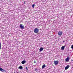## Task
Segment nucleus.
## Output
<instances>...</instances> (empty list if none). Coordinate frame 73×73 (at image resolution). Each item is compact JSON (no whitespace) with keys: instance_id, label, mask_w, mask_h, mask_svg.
I'll return each mask as SVG.
<instances>
[{"instance_id":"obj_12","label":"nucleus","mask_w":73,"mask_h":73,"mask_svg":"<svg viewBox=\"0 0 73 73\" xmlns=\"http://www.w3.org/2000/svg\"><path fill=\"white\" fill-rule=\"evenodd\" d=\"M19 69H23V67L21 66H20L19 68Z\"/></svg>"},{"instance_id":"obj_5","label":"nucleus","mask_w":73,"mask_h":73,"mask_svg":"<svg viewBox=\"0 0 73 73\" xmlns=\"http://www.w3.org/2000/svg\"><path fill=\"white\" fill-rule=\"evenodd\" d=\"M19 27L21 29H24V26H23V25L22 24H20Z\"/></svg>"},{"instance_id":"obj_3","label":"nucleus","mask_w":73,"mask_h":73,"mask_svg":"<svg viewBox=\"0 0 73 73\" xmlns=\"http://www.w3.org/2000/svg\"><path fill=\"white\" fill-rule=\"evenodd\" d=\"M0 71H1V72H7V71H6V70H5L3 69L2 68H0Z\"/></svg>"},{"instance_id":"obj_13","label":"nucleus","mask_w":73,"mask_h":73,"mask_svg":"<svg viewBox=\"0 0 73 73\" xmlns=\"http://www.w3.org/2000/svg\"><path fill=\"white\" fill-rule=\"evenodd\" d=\"M38 69L37 68H35V71H36V72L38 71Z\"/></svg>"},{"instance_id":"obj_2","label":"nucleus","mask_w":73,"mask_h":73,"mask_svg":"<svg viewBox=\"0 0 73 73\" xmlns=\"http://www.w3.org/2000/svg\"><path fill=\"white\" fill-rule=\"evenodd\" d=\"M70 60V58L69 57V56H68L65 59L66 62H68L69 61V60Z\"/></svg>"},{"instance_id":"obj_20","label":"nucleus","mask_w":73,"mask_h":73,"mask_svg":"<svg viewBox=\"0 0 73 73\" xmlns=\"http://www.w3.org/2000/svg\"><path fill=\"white\" fill-rule=\"evenodd\" d=\"M65 41L64 40L63 41V42H64Z\"/></svg>"},{"instance_id":"obj_17","label":"nucleus","mask_w":73,"mask_h":73,"mask_svg":"<svg viewBox=\"0 0 73 73\" xmlns=\"http://www.w3.org/2000/svg\"><path fill=\"white\" fill-rule=\"evenodd\" d=\"M1 42H0V49H1Z\"/></svg>"},{"instance_id":"obj_10","label":"nucleus","mask_w":73,"mask_h":73,"mask_svg":"<svg viewBox=\"0 0 73 73\" xmlns=\"http://www.w3.org/2000/svg\"><path fill=\"white\" fill-rule=\"evenodd\" d=\"M65 48V46H62L61 48V50H64Z\"/></svg>"},{"instance_id":"obj_4","label":"nucleus","mask_w":73,"mask_h":73,"mask_svg":"<svg viewBox=\"0 0 73 73\" xmlns=\"http://www.w3.org/2000/svg\"><path fill=\"white\" fill-rule=\"evenodd\" d=\"M58 34L59 36H61V35H62V32L59 31L58 32Z\"/></svg>"},{"instance_id":"obj_7","label":"nucleus","mask_w":73,"mask_h":73,"mask_svg":"<svg viewBox=\"0 0 73 73\" xmlns=\"http://www.w3.org/2000/svg\"><path fill=\"white\" fill-rule=\"evenodd\" d=\"M70 67V66L69 65H68L65 68V70H67Z\"/></svg>"},{"instance_id":"obj_18","label":"nucleus","mask_w":73,"mask_h":73,"mask_svg":"<svg viewBox=\"0 0 73 73\" xmlns=\"http://www.w3.org/2000/svg\"><path fill=\"white\" fill-rule=\"evenodd\" d=\"M34 63L35 64H36V61L35 60L34 61Z\"/></svg>"},{"instance_id":"obj_6","label":"nucleus","mask_w":73,"mask_h":73,"mask_svg":"<svg viewBox=\"0 0 73 73\" xmlns=\"http://www.w3.org/2000/svg\"><path fill=\"white\" fill-rule=\"evenodd\" d=\"M58 62H59L58 61H54V64L55 65H57Z\"/></svg>"},{"instance_id":"obj_9","label":"nucleus","mask_w":73,"mask_h":73,"mask_svg":"<svg viewBox=\"0 0 73 73\" xmlns=\"http://www.w3.org/2000/svg\"><path fill=\"white\" fill-rule=\"evenodd\" d=\"M43 49H44V48L41 47L39 49V52H41V51H42V50H43Z\"/></svg>"},{"instance_id":"obj_19","label":"nucleus","mask_w":73,"mask_h":73,"mask_svg":"<svg viewBox=\"0 0 73 73\" xmlns=\"http://www.w3.org/2000/svg\"><path fill=\"white\" fill-rule=\"evenodd\" d=\"M25 2V1H24V4H25V2Z\"/></svg>"},{"instance_id":"obj_8","label":"nucleus","mask_w":73,"mask_h":73,"mask_svg":"<svg viewBox=\"0 0 73 73\" xmlns=\"http://www.w3.org/2000/svg\"><path fill=\"white\" fill-rule=\"evenodd\" d=\"M21 63L22 64H24L25 63H26V61L25 60H23L21 62Z\"/></svg>"},{"instance_id":"obj_11","label":"nucleus","mask_w":73,"mask_h":73,"mask_svg":"<svg viewBox=\"0 0 73 73\" xmlns=\"http://www.w3.org/2000/svg\"><path fill=\"white\" fill-rule=\"evenodd\" d=\"M46 67V66L45 64H44L42 66V69H44V68H45Z\"/></svg>"},{"instance_id":"obj_16","label":"nucleus","mask_w":73,"mask_h":73,"mask_svg":"<svg viewBox=\"0 0 73 73\" xmlns=\"http://www.w3.org/2000/svg\"><path fill=\"white\" fill-rule=\"evenodd\" d=\"M26 69L27 70H28V67H26Z\"/></svg>"},{"instance_id":"obj_15","label":"nucleus","mask_w":73,"mask_h":73,"mask_svg":"<svg viewBox=\"0 0 73 73\" xmlns=\"http://www.w3.org/2000/svg\"><path fill=\"white\" fill-rule=\"evenodd\" d=\"M71 48L73 49V44L72 45V46L71 47Z\"/></svg>"},{"instance_id":"obj_1","label":"nucleus","mask_w":73,"mask_h":73,"mask_svg":"<svg viewBox=\"0 0 73 73\" xmlns=\"http://www.w3.org/2000/svg\"><path fill=\"white\" fill-rule=\"evenodd\" d=\"M39 32V29L37 28H35L34 30V32L35 33H38Z\"/></svg>"},{"instance_id":"obj_21","label":"nucleus","mask_w":73,"mask_h":73,"mask_svg":"<svg viewBox=\"0 0 73 73\" xmlns=\"http://www.w3.org/2000/svg\"><path fill=\"white\" fill-rule=\"evenodd\" d=\"M2 28H3V29H4V27H3Z\"/></svg>"},{"instance_id":"obj_22","label":"nucleus","mask_w":73,"mask_h":73,"mask_svg":"<svg viewBox=\"0 0 73 73\" xmlns=\"http://www.w3.org/2000/svg\"><path fill=\"white\" fill-rule=\"evenodd\" d=\"M71 61H73V60H72Z\"/></svg>"},{"instance_id":"obj_14","label":"nucleus","mask_w":73,"mask_h":73,"mask_svg":"<svg viewBox=\"0 0 73 73\" xmlns=\"http://www.w3.org/2000/svg\"><path fill=\"white\" fill-rule=\"evenodd\" d=\"M32 7L33 8H34V7H35V4H33L32 5Z\"/></svg>"}]
</instances>
